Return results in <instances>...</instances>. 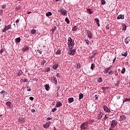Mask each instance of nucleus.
I'll use <instances>...</instances> for the list:
<instances>
[{"label": "nucleus", "mask_w": 130, "mask_h": 130, "mask_svg": "<svg viewBox=\"0 0 130 130\" xmlns=\"http://www.w3.org/2000/svg\"><path fill=\"white\" fill-rule=\"evenodd\" d=\"M67 44L69 48H74V47L75 46V40H73L71 37H69Z\"/></svg>", "instance_id": "f257e3e1"}, {"label": "nucleus", "mask_w": 130, "mask_h": 130, "mask_svg": "<svg viewBox=\"0 0 130 130\" xmlns=\"http://www.w3.org/2000/svg\"><path fill=\"white\" fill-rule=\"evenodd\" d=\"M88 125L89 121H86L80 125V128H81V130H86L87 128H88L89 126Z\"/></svg>", "instance_id": "f03ea898"}, {"label": "nucleus", "mask_w": 130, "mask_h": 130, "mask_svg": "<svg viewBox=\"0 0 130 130\" xmlns=\"http://www.w3.org/2000/svg\"><path fill=\"white\" fill-rule=\"evenodd\" d=\"M74 48H69L68 50V54L70 55H75V53H76V50L73 49Z\"/></svg>", "instance_id": "7ed1b4c3"}, {"label": "nucleus", "mask_w": 130, "mask_h": 130, "mask_svg": "<svg viewBox=\"0 0 130 130\" xmlns=\"http://www.w3.org/2000/svg\"><path fill=\"white\" fill-rule=\"evenodd\" d=\"M58 12H59L60 13H61L63 16H67V10L63 9V8H60L59 10H58Z\"/></svg>", "instance_id": "20e7f679"}, {"label": "nucleus", "mask_w": 130, "mask_h": 130, "mask_svg": "<svg viewBox=\"0 0 130 130\" xmlns=\"http://www.w3.org/2000/svg\"><path fill=\"white\" fill-rule=\"evenodd\" d=\"M117 125V121L115 120H113L111 121V127H115Z\"/></svg>", "instance_id": "39448f33"}, {"label": "nucleus", "mask_w": 130, "mask_h": 130, "mask_svg": "<svg viewBox=\"0 0 130 130\" xmlns=\"http://www.w3.org/2000/svg\"><path fill=\"white\" fill-rule=\"evenodd\" d=\"M86 33L87 34V36L88 38L91 39L92 38L93 36V34H92V32L91 31H89V30H86Z\"/></svg>", "instance_id": "423d86ee"}, {"label": "nucleus", "mask_w": 130, "mask_h": 130, "mask_svg": "<svg viewBox=\"0 0 130 130\" xmlns=\"http://www.w3.org/2000/svg\"><path fill=\"white\" fill-rule=\"evenodd\" d=\"M120 121H123L124 120H126V116L124 115H121L120 116Z\"/></svg>", "instance_id": "0eeeda50"}, {"label": "nucleus", "mask_w": 130, "mask_h": 130, "mask_svg": "<svg viewBox=\"0 0 130 130\" xmlns=\"http://www.w3.org/2000/svg\"><path fill=\"white\" fill-rule=\"evenodd\" d=\"M18 122H20L21 124H24L25 123V119L23 118H19L18 119Z\"/></svg>", "instance_id": "6e6552de"}, {"label": "nucleus", "mask_w": 130, "mask_h": 130, "mask_svg": "<svg viewBox=\"0 0 130 130\" xmlns=\"http://www.w3.org/2000/svg\"><path fill=\"white\" fill-rule=\"evenodd\" d=\"M103 108H104V110L106 112H110V110H109V109L107 107V106L104 105L103 107Z\"/></svg>", "instance_id": "1a4fd4ad"}, {"label": "nucleus", "mask_w": 130, "mask_h": 130, "mask_svg": "<svg viewBox=\"0 0 130 130\" xmlns=\"http://www.w3.org/2000/svg\"><path fill=\"white\" fill-rule=\"evenodd\" d=\"M111 69V67H108V68H106L104 71V73L105 74H107V73H108L110 71V70Z\"/></svg>", "instance_id": "9d476101"}, {"label": "nucleus", "mask_w": 130, "mask_h": 130, "mask_svg": "<svg viewBox=\"0 0 130 130\" xmlns=\"http://www.w3.org/2000/svg\"><path fill=\"white\" fill-rule=\"evenodd\" d=\"M51 81H53L54 83H55V84H57V79H56V77H52L51 78Z\"/></svg>", "instance_id": "9b49d317"}, {"label": "nucleus", "mask_w": 130, "mask_h": 130, "mask_svg": "<svg viewBox=\"0 0 130 130\" xmlns=\"http://www.w3.org/2000/svg\"><path fill=\"white\" fill-rule=\"evenodd\" d=\"M58 68V63L57 62L55 63L53 66V69H54V70H57Z\"/></svg>", "instance_id": "f8f14e48"}, {"label": "nucleus", "mask_w": 130, "mask_h": 130, "mask_svg": "<svg viewBox=\"0 0 130 130\" xmlns=\"http://www.w3.org/2000/svg\"><path fill=\"white\" fill-rule=\"evenodd\" d=\"M62 106V104H61V103L58 102L56 103V107H60V106Z\"/></svg>", "instance_id": "ddd939ff"}, {"label": "nucleus", "mask_w": 130, "mask_h": 130, "mask_svg": "<svg viewBox=\"0 0 130 130\" xmlns=\"http://www.w3.org/2000/svg\"><path fill=\"white\" fill-rule=\"evenodd\" d=\"M121 19L122 20H123L124 19V16L122 15H120L117 17V20H119Z\"/></svg>", "instance_id": "4468645a"}, {"label": "nucleus", "mask_w": 130, "mask_h": 130, "mask_svg": "<svg viewBox=\"0 0 130 130\" xmlns=\"http://www.w3.org/2000/svg\"><path fill=\"white\" fill-rule=\"evenodd\" d=\"M129 37H127L125 39V43H126V44H128V43H129Z\"/></svg>", "instance_id": "2eb2a0df"}, {"label": "nucleus", "mask_w": 130, "mask_h": 130, "mask_svg": "<svg viewBox=\"0 0 130 130\" xmlns=\"http://www.w3.org/2000/svg\"><path fill=\"white\" fill-rule=\"evenodd\" d=\"M94 21H96V23L97 24L98 27H100V24L99 23V22H100L99 19L95 18L94 19Z\"/></svg>", "instance_id": "dca6fc26"}, {"label": "nucleus", "mask_w": 130, "mask_h": 130, "mask_svg": "<svg viewBox=\"0 0 130 130\" xmlns=\"http://www.w3.org/2000/svg\"><path fill=\"white\" fill-rule=\"evenodd\" d=\"M121 54H122V56H127V51H123V52Z\"/></svg>", "instance_id": "f3484780"}, {"label": "nucleus", "mask_w": 130, "mask_h": 130, "mask_svg": "<svg viewBox=\"0 0 130 130\" xmlns=\"http://www.w3.org/2000/svg\"><path fill=\"white\" fill-rule=\"evenodd\" d=\"M45 88L46 91H49V89H50V87H49V85L48 84L45 85Z\"/></svg>", "instance_id": "a211bd4d"}, {"label": "nucleus", "mask_w": 130, "mask_h": 130, "mask_svg": "<svg viewBox=\"0 0 130 130\" xmlns=\"http://www.w3.org/2000/svg\"><path fill=\"white\" fill-rule=\"evenodd\" d=\"M68 102H69V103H72V102H74V98H69Z\"/></svg>", "instance_id": "6ab92c4d"}, {"label": "nucleus", "mask_w": 130, "mask_h": 130, "mask_svg": "<svg viewBox=\"0 0 130 130\" xmlns=\"http://www.w3.org/2000/svg\"><path fill=\"white\" fill-rule=\"evenodd\" d=\"M86 12L90 14H93V11L91 10V9H87Z\"/></svg>", "instance_id": "aec40b11"}, {"label": "nucleus", "mask_w": 130, "mask_h": 130, "mask_svg": "<svg viewBox=\"0 0 130 130\" xmlns=\"http://www.w3.org/2000/svg\"><path fill=\"white\" fill-rule=\"evenodd\" d=\"M11 104H12V103H11V102H7L6 103V105H7V106H8V107H9V108H11Z\"/></svg>", "instance_id": "412c9836"}, {"label": "nucleus", "mask_w": 130, "mask_h": 130, "mask_svg": "<svg viewBox=\"0 0 130 130\" xmlns=\"http://www.w3.org/2000/svg\"><path fill=\"white\" fill-rule=\"evenodd\" d=\"M21 41V38L19 37L15 39L16 43H19Z\"/></svg>", "instance_id": "4be33fe9"}, {"label": "nucleus", "mask_w": 130, "mask_h": 130, "mask_svg": "<svg viewBox=\"0 0 130 130\" xmlns=\"http://www.w3.org/2000/svg\"><path fill=\"white\" fill-rule=\"evenodd\" d=\"M98 119H101V118H102V114H101V113H100V114H98Z\"/></svg>", "instance_id": "5701e85b"}, {"label": "nucleus", "mask_w": 130, "mask_h": 130, "mask_svg": "<svg viewBox=\"0 0 130 130\" xmlns=\"http://www.w3.org/2000/svg\"><path fill=\"white\" fill-rule=\"evenodd\" d=\"M44 72H50V67L46 68V69L44 70Z\"/></svg>", "instance_id": "b1692460"}, {"label": "nucleus", "mask_w": 130, "mask_h": 130, "mask_svg": "<svg viewBox=\"0 0 130 130\" xmlns=\"http://www.w3.org/2000/svg\"><path fill=\"white\" fill-rule=\"evenodd\" d=\"M43 127L44 128H48L49 127V125L46 123L45 124L43 125Z\"/></svg>", "instance_id": "393cba45"}, {"label": "nucleus", "mask_w": 130, "mask_h": 130, "mask_svg": "<svg viewBox=\"0 0 130 130\" xmlns=\"http://www.w3.org/2000/svg\"><path fill=\"white\" fill-rule=\"evenodd\" d=\"M46 16L47 17H49V16H52V13L50 12H48L46 14Z\"/></svg>", "instance_id": "a878e982"}, {"label": "nucleus", "mask_w": 130, "mask_h": 130, "mask_svg": "<svg viewBox=\"0 0 130 130\" xmlns=\"http://www.w3.org/2000/svg\"><path fill=\"white\" fill-rule=\"evenodd\" d=\"M28 47H24L22 48V50L25 52L27 51V50H28Z\"/></svg>", "instance_id": "bb28decb"}, {"label": "nucleus", "mask_w": 130, "mask_h": 130, "mask_svg": "<svg viewBox=\"0 0 130 130\" xmlns=\"http://www.w3.org/2000/svg\"><path fill=\"white\" fill-rule=\"evenodd\" d=\"M127 101H130V98H126V99H125L123 101V103H124V102H127Z\"/></svg>", "instance_id": "cd10ccee"}, {"label": "nucleus", "mask_w": 130, "mask_h": 130, "mask_svg": "<svg viewBox=\"0 0 130 130\" xmlns=\"http://www.w3.org/2000/svg\"><path fill=\"white\" fill-rule=\"evenodd\" d=\"M94 68H95V64L91 63V67H90L91 70L93 71Z\"/></svg>", "instance_id": "c85d7f7f"}, {"label": "nucleus", "mask_w": 130, "mask_h": 130, "mask_svg": "<svg viewBox=\"0 0 130 130\" xmlns=\"http://www.w3.org/2000/svg\"><path fill=\"white\" fill-rule=\"evenodd\" d=\"M84 98V94L83 93H80L79 94V99H83V98Z\"/></svg>", "instance_id": "c756f323"}, {"label": "nucleus", "mask_w": 130, "mask_h": 130, "mask_svg": "<svg viewBox=\"0 0 130 130\" xmlns=\"http://www.w3.org/2000/svg\"><path fill=\"white\" fill-rule=\"evenodd\" d=\"M11 25H8V26H6L5 28L6 29V30H9V29H11Z\"/></svg>", "instance_id": "7c9ffc66"}, {"label": "nucleus", "mask_w": 130, "mask_h": 130, "mask_svg": "<svg viewBox=\"0 0 130 130\" xmlns=\"http://www.w3.org/2000/svg\"><path fill=\"white\" fill-rule=\"evenodd\" d=\"M82 67L80 63H77L76 69H80Z\"/></svg>", "instance_id": "2f4dec72"}, {"label": "nucleus", "mask_w": 130, "mask_h": 130, "mask_svg": "<svg viewBox=\"0 0 130 130\" xmlns=\"http://www.w3.org/2000/svg\"><path fill=\"white\" fill-rule=\"evenodd\" d=\"M31 34H32L33 35H34V34H36V30L35 29H32L31 30Z\"/></svg>", "instance_id": "473e14b6"}, {"label": "nucleus", "mask_w": 130, "mask_h": 130, "mask_svg": "<svg viewBox=\"0 0 130 130\" xmlns=\"http://www.w3.org/2000/svg\"><path fill=\"white\" fill-rule=\"evenodd\" d=\"M77 29H78V28L77 27V26H74L72 28L73 31H76V30Z\"/></svg>", "instance_id": "72a5a7b5"}, {"label": "nucleus", "mask_w": 130, "mask_h": 130, "mask_svg": "<svg viewBox=\"0 0 130 130\" xmlns=\"http://www.w3.org/2000/svg\"><path fill=\"white\" fill-rule=\"evenodd\" d=\"M56 30V26L53 27L52 29V33H54V31H55Z\"/></svg>", "instance_id": "f704fd0d"}, {"label": "nucleus", "mask_w": 130, "mask_h": 130, "mask_svg": "<svg viewBox=\"0 0 130 130\" xmlns=\"http://www.w3.org/2000/svg\"><path fill=\"white\" fill-rule=\"evenodd\" d=\"M121 74H123L125 73V68H123L121 72Z\"/></svg>", "instance_id": "c9c22d12"}, {"label": "nucleus", "mask_w": 130, "mask_h": 130, "mask_svg": "<svg viewBox=\"0 0 130 130\" xmlns=\"http://www.w3.org/2000/svg\"><path fill=\"white\" fill-rule=\"evenodd\" d=\"M23 74V72H22V70H19L18 72V76H21Z\"/></svg>", "instance_id": "e433bc0d"}, {"label": "nucleus", "mask_w": 130, "mask_h": 130, "mask_svg": "<svg viewBox=\"0 0 130 130\" xmlns=\"http://www.w3.org/2000/svg\"><path fill=\"white\" fill-rule=\"evenodd\" d=\"M61 53V51L59 49L56 52V54H60Z\"/></svg>", "instance_id": "4c0bfd02"}, {"label": "nucleus", "mask_w": 130, "mask_h": 130, "mask_svg": "<svg viewBox=\"0 0 130 130\" xmlns=\"http://www.w3.org/2000/svg\"><path fill=\"white\" fill-rule=\"evenodd\" d=\"M102 81H103L102 78H101V77L98 79V82H99V83H101V82H102Z\"/></svg>", "instance_id": "58836bf2"}, {"label": "nucleus", "mask_w": 130, "mask_h": 130, "mask_svg": "<svg viewBox=\"0 0 130 130\" xmlns=\"http://www.w3.org/2000/svg\"><path fill=\"white\" fill-rule=\"evenodd\" d=\"M122 27L123 30H126V25L124 24L122 25Z\"/></svg>", "instance_id": "ea45409f"}, {"label": "nucleus", "mask_w": 130, "mask_h": 130, "mask_svg": "<svg viewBox=\"0 0 130 130\" xmlns=\"http://www.w3.org/2000/svg\"><path fill=\"white\" fill-rule=\"evenodd\" d=\"M65 21L66 22H67V24H70V20H69L68 19V17H67L66 19H65Z\"/></svg>", "instance_id": "a19ab883"}, {"label": "nucleus", "mask_w": 130, "mask_h": 130, "mask_svg": "<svg viewBox=\"0 0 130 130\" xmlns=\"http://www.w3.org/2000/svg\"><path fill=\"white\" fill-rule=\"evenodd\" d=\"M109 117V116H108V115L106 114L104 117V120H106V119H107V118H108Z\"/></svg>", "instance_id": "79ce46f5"}, {"label": "nucleus", "mask_w": 130, "mask_h": 130, "mask_svg": "<svg viewBox=\"0 0 130 130\" xmlns=\"http://www.w3.org/2000/svg\"><path fill=\"white\" fill-rule=\"evenodd\" d=\"M107 89H108V87H102V90H103V91H106Z\"/></svg>", "instance_id": "37998d69"}, {"label": "nucleus", "mask_w": 130, "mask_h": 130, "mask_svg": "<svg viewBox=\"0 0 130 130\" xmlns=\"http://www.w3.org/2000/svg\"><path fill=\"white\" fill-rule=\"evenodd\" d=\"M46 62V60H43L42 62H41L42 66H44V64Z\"/></svg>", "instance_id": "c03bdc74"}, {"label": "nucleus", "mask_w": 130, "mask_h": 130, "mask_svg": "<svg viewBox=\"0 0 130 130\" xmlns=\"http://www.w3.org/2000/svg\"><path fill=\"white\" fill-rule=\"evenodd\" d=\"M3 96L4 97H7L8 96V93H7L6 92H5L4 93V94H3Z\"/></svg>", "instance_id": "a18cd8bd"}, {"label": "nucleus", "mask_w": 130, "mask_h": 130, "mask_svg": "<svg viewBox=\"0 0 130 130\" xmlns=\"http://www.w3.org/2000/svg\"><path fill=\"white\" fill-rule=\"evenodd\" d=\"M102 5H105V0H101Z\"/></svg>", "instance_id": "49530a36"}, {"label": "nucleus", "mask_w": 130, "mask_h": 130, "mask_svg": "<svg viewBox=\"0 0 130 130\" xmlns=\"http://www.w3.org/2000/svg\"><path fill=\"white\" fill-rule=\"evenodd\" d=\"M27 91L28 92L31 91V88H30V87L28 86V87H27Z\"/></svg>", "instance_id": "de8ad7c7"}, {"label": "nucleus", "mask_w": 130, "mask_h": 130, "mask_svg": "<svg viewBox=\"0 0 130 130\" xmlns=\"http://www.w3.org/2000/svg\"><path fill=\"white\" fill-rule=\"evenodd\" d=\"M4 13V10H0V15L2 16L3 15V13Z\"/></svg>", "instance_id": "09e8293b"}, {"label": "nucleus", "mask_w": 130, "mask_h": 130, "mask_svg": "<svg viewBox=\"0 0 130 130\" xmlns=\"http://www.w3.org/2000/svg\"><path fill=\"white\" fill-rule=\"evenodd\" d=\"M110 28V26L109 25H108L107 26H106V29L107 30H109V29Z\"/></svg>", "instance_id": "8fccbe9b"}, {"label": "nucleus", "mask_w": 130, "mask_h": 130, "mask_svg": "<svg viewBox=\"0 0 130 130\" xmlns=\"http://www.w3.org/2000/svg\"><path fill=\"white\" fill-rule=\"evenodd\" d=\"M29 99L31 100V101H33L34 100V98L33 96L29 97Z\"/></svg>", "instance_id": "3c124183"}, {"label": "nucleus", "mask_w": 130, "mask_h": 130, "mask_svg": "<svg viewBox=\"0 0 130 130\" xmlns=\"http://www.w3.org/2000/svg\"><path fill=\"white\" fill-rule=\"evenodd\" d=\"M57 110L56 108H55L52 110V112H55V111Z\"/></svg>", "instance_id": "603ef678"}, {"label": "nucleus", "mask_w": 130, "mask_h": 130, "mask_svg": "<svg viewBox=\"0 0 130 130\" xmlns=\"http://www.w3.org/2000/svg\"><path fill=\"white\" fill-rule=\"evenodd\" d=\"M56 77H57V78H60V76H59V73H57L56 75Z\"/></svg>", "instance_id": "864d4df0"}, {"label": "nucleus", "mask_w": 130, "mask_h": 130, "mask_svg": "<svg viewBox=\"0 0 130 130\" xmlns=\"http://www.w3.org/2000/svg\"><path fill=\"white\" fill-rule=\"evenodd\" d=\"M23 81L24 82V83H26V82H28V79H23Z\"/></svg>", "instance_id": "5fc2aeb1"}, {"label": "nucleus", "mask_w": 130, "mask_h": 130, "mask_svg": "<svg viewBox=\"0 0 130 130\" xmlns=\"http://www.w3.org/2000/svg\"><path fill=\"white\" fill-rule=\"evenodd\" d=\"M19 22H20V19H17L16 21V23H17V25H18V23H19Z\"/></svg>", "instance_id": "6e6d98bb"}, {"label": "nucleus", "mask_w": 130, "mask_h": 130, "mask_svg": "<svg viewBox=\"0 0 130 130\" xmlns=\"http://www.w3.org/2000/svg\"><path fill=\"white\" fill-rule=\"evenodd\" d=\"M92 122H94V120H92V119L89 120V123H92Z\"/></svg>", "instance_id": "4d7b16f0"}, {"label": "nucleus", "mask_w": 130, "mask_h": 130, "mask_svg": "<svg viewBox=\"0 0 130 130\" xmlns=\"http://www.w3.org/2000/svg\"><path fill=\"white\" fill-rule=\"evenodd\" d=\"M21 6H17L16 7V10H20Z\"/></svg>", "instance_id": "13d9d810"}, {"label": "nucleus", "mask_w": 130, "mask_h": 130, "mask_svg": "<svg viewBox=\"0 0 130 130\" xmlns=\"http://www.w3.org/2000/svg\"><path fill=\"white\" fill-rule=\"evenodd\" d=\"M31 112L32 113H35L36 111H35V109H31Z\"/></svg>", "instance_id": "bf43d9fd"}, {"label": "nucleus", "mask_w": 130, "mask_h": 130, "mask_svg": "<svg viewBox=\"0 0 130 130\" xmlns=\"http://www.w3.org/2000/svg\"><path fill=\"white\" fill-rule=\"evenodd\" d=\"M85 42L86 43L87 45H89V40H85Z\"/></svg>", "instance_id": "052dcab7"}, {"label": "nucleus", "mask_w": 130, "mask_h": 130, "mask_svg": "<svg viewBox=\"0 0 130 130\" xmlns=\"http://www.w3.org/2000/svg\"><path fill=\"white\" fill-rule=\"evenodd\" d=\"M109 75H112V74H113V72L112 71H110L109 73H108Z\"/></svg>", "instance_id": "680f3d73"}, {"label": "nucleus", "mask_w": 130, "mask_h": 130, "mask_svg": "<svg viewBox=\"0 0 130 130\" xmlns=\"http://www.w3.org/2000/svg\"><path fill=\"white\" fill-rule=\"evenodd\" d=\"M6 7H7V6L6 5H3L2 6V9H5V8H6Z\"/></svg>", "instance_id": "e2e57ef3"}, {"label": "nucleus", "mask_w": 130, "mask_h": 130, "mask_svg": "<svg viewBox=\"0 0 130 130\" xmlns=\"http://www.w3.org/2000/svg\"><path fill=\"white\" fill-rule=\"evenodd\" d=\"M46 123L49 125V126H50V123H51V122L48 121V122H46Z\"/></svg>", "instance_id": "0e129e2a"}, {"label": "nucleus", "mask_w": 130, "mask_h": 130, "mask_svg": "<svg viewBox=\"0 0 130 130\" xmlns=\"http://www.w3.org/2000/svg\"><path fill=\"white\" fill-rule=\"evenodd\" d=\"M7 31H8V30L5 27L3 29V32H6Z\"/></svg>", "instance_id": "69168bd1"}, {"label": "nucleus", "mask_w": 130, "mask_h": 130, "mask_svg": "<svg viewBox=\"0 0 130 130\" xmlns=\"http://www.w3.org/2000/svg\"><path fill=\"white\" fill-rule=\"evenodd\" d=\"M51 119H52V118H50V117L47 118V120H51Z\"/></svg>", "instance_id": "338daca9"}, {"label": "nucleus", "mask_w": 130, "mask_h": 130, "mask_svg": "<svg viewBox=\"0 0 130 130\" xmlns=\"http://www.w3.org/2000/svg\"><path fill=\"white\" fill-rule=\"evenodd\" d=\"M114 127H111V128L109 129V130H114L113 128Z\"/></svg>", "instance_id": "774afa93"}]
</instances>
